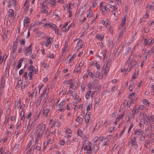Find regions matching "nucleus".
I'll use <instances>...</instances> for the list:
<instances>
[{"instance_id": "nucleus-1", "label": "nucleus", "mask_w": 154, "mask_h": 154, "mask_svg": "<svg viewBox=\"0 0 154 154\" xmlns=\"http://www.w3.org/2000/svg\"><path fill=\"white\" fill-rule=\"evenodd\" d=\"M44 26H46L51 28L52 30H54L55 33H58L59 32V29H57L56 26L51 22L46 23L44 25Z\"/></svg>"}, {"instance_id": "nucleus-2", "label": "nucleus", "mask_w": 154, "mask_h": 154, "mask_svg": "<svg viewBox=\"0 0 154 154\" xmlns=\"http://www.w3.org/2000/svg\"><path fill=\"white\" fill-rule=\"evenodd\" d=\"M74 42H76V46L75 48V49L76 50V51H78V50L85 47V45L82 44V41L81 39L76 38L74 40Z\"/></svg>"}, {"instance_id": "nucleus-3", "label": "nucleus", "mask_w": 154, "mask_h": 154, "mask_svg": "<svg viewBox=\"0 0 154 154\" xmlns=\"http://www.w3.org/2000/svg\"><path fill=\"white\" fill-rule=\"evenodd\" d=\"M134 56L131 55L128 58L127 63H130L131 66H134L136 64L135 59L134 58Z\"/></svg>"}, {"instance_id": "nucleus-4", "label": "nucleus", "mask_w": 154, "mask_h": 154, "mask_svg": "<svg viewBox=\"0 0 154 154\" xmlns=\"http://www.w3.org/2000/svg\"><path fill=\"white\" fill-rule=\"evenodd\" d=\"M32 46V45L31 44L28 47H25L23 49L25 55L28 56L31 53L32 51V49L31 48Z\"/></svg>"}, {"instance_id": "nucleus-5", "label": "nucleus", "mask_w": 154, "mask_h": 154, "mask_svg": "<svg viewBox=\"0 0 154 154\" xmlns=\"http://www.w3.org/2000/svg\"><path fill=\"white\" fill-rule=\"evenodd\" d=\"M92 144L90 141L88 142L87 145L84 147V149L86 150V153H89L92 151Z\"/></svg>"}, {"instance_id": "nucleus-6", "label": "nucleus", "mask_w": 154, "mask_h": 154, "mask_svg": "<svg viewBox=\"0 0 154 154\" xmlns=\"http://www.w3.org/2000/svg\"><path fill=\"white\" fill-rule=\"evenodd\" d=\"M65 104L66 103L65 101H62L57 105V108L58 110L60 111L61 112L64 111L65 110V109H64V106L65 105Z\"/></svg>"}, {"instance_id": "nucleus-7", "label": "nucleus", "mask_w": 154, "mask_h": 154, "mask_svg": "<svg viewBox=\"0 0 154 154\" xmlns=\"http://www.w3.org/2000/svg\"><path fill=\"white\" fill-rule=\"evenodd\" d=\"M38 127L39 128V132L41 133V136H43L44 134V131L45 130L46 125L45 124H43L42 125H38Z\"/></svg>"}, {"instance_id": "nucleus-8", "label": "nucleus", "mask_w": 154, "mask_h": 154, "mask_svg": "<svg viewBox=\"0 0 154 154\" xmlns=\"http://www.w3.org/2000/svg\"><path fill=\"white\" fill-rule=\"evenodd\" d=\"M42 4L41 8L42 13L48 14V8L47 6V5H45V4H43V3H42Z\"/></svg>"}, {"instance_id": "nucleus-9", "label": "nucleus", "mask_w": 154, "mask_h": 154, "mask_svg": "<svg viewBox=\"0 0 154 154\" xmlns=\"http://www.w3.org/2000/svg\"><path fill=\"white\" fill-rule=\"evenodd\" d=\"M103 2H102L100 5V10H103L106 11L107 13H108L110 11V9L108 7H107V6L102 5V3Z\"/></svg>"}, {"instance_id": "nucleus-10", "label": "nucleus", "mask_w": 154, "mask_h": 154, "mask_svg": "<svg viewBox=\"0 0 154 154\" xmlns=\"http://www.w3.org/2000/svg\"><path fill=\"white\" fill-rule=\"evenodd\" d=\"M136 137H134L131 139V142L132 144V146L135 149H136L137 147V143L136 140Z\"/></svg>"}, {"instance_id": "nucleus-11", "label": "nucleus", "mask_w": 154, "mask_h": 154, "mask_svg": "<svg viewBox=\"0 0 154 154\" xmlns=\"http://www.w3.org/2000/svg\"><path fill=\"white\" fill-rule=\"evenodd\" d=\"M109 64L108 62H105L103 68H104V71L103 72L104 75H106L107 74V73L109 71Z\"/></svg>"}, {"instance_id": "nucleus-12", "label": "nucleus", "mask_w": 154, "mask_h": 154, "mask_svg": "<svg viewBox=\"0 0 154 154\" xmlns=\"http://www.w3.org/2000/svg\"><path fill=\"white\" fill-rule=\"evenodd\" d=\"M52 41V38L51 37H49L47 39L46 41L44 42V44L46 47H48L49 45H51Z\"/></svg>"}, {"instance_id": "nucleus-13", "label": "nucleus", "mask_w": 154, "mask_h": 154, "mask_svg": "<svg viewBox=\"0 0 154 154\" xmlns=\"http://www.w3.org/2000/svg\"><path fill=\"white\" fill-rule=\"evenodd\" d=\"M144 44L146 45H152L153 43L152 42L151 39L148 38H146L144 40Z\"/></svg>"}, {"instance_id": "nucleus-14", "label": "nucleus", "mask_w": 154, "mask_h": 154, "mask_svg": "<svg viewBox=\"0 0 154 154\" xmlns=\"http://www.w3.org/2000/svg\"><path fill=\"white\" fill-rule=\"evenodd\" d=\"M140 116L141 119L143 120L144 121H145L147 117L146 113L144 112L140 113Z\"/></svg>"}, {"instance_id": "nucleus-15", "label": "nucleus", "mask_w": 154, "mask_h": 154, "mask_svg": "<svg viewBox=\"0 0 154 154\" xmlns=\"http://www.w3.org/2000/svg\"><path fill=\"white\" fill-rule=\"evenodd\" d=\"M83 64L82 63L80 62L77 68L76 72L78 73H80L81 72V71L82 69V66H83Z\"/></svg>"}, {"instance_id": "nucleus-16", "label": "nucleus", "mask_w": 154, "mask_h": 154, "mask_svg": "<svg viewBox=\"0 0 154 154\" xmlns=\"http://www.w3.org/2000/svg\"><path fill=\"white\" fill-rule=\"evenodd\" d=\"M126 32V29L123 28L121 32L119 33V37L118 39L120 40L122 37L123 35Z\"/></svg>"}, {"instance_id": "nucleus-17", "label": "nucleus", "mask_w": 154, "mask_h": 154, "mask_svg": "<svg viewBox=\"0 0 154 154\" xmlns=\"http://www.w3.org/2000/svg\"><path fill=\"white\" fill-rule=\"evenodd\" d=\"M30 22V20L28 17H25L23 20V25L24 26H27V24Z\"/></svg>"}, {"instance_id": "nucleus-18", "label": "nucleus", "mask_w": 154, "mask_h": 154, "mask_svg": "<svg viewBox=\"0 0 154 154\" xmlns=\"http://www.w3.org/2000/svg\"><path fill=\"white\" fill-rule=\"evenodd\" d=\"M143 131L141 129H139L134 131V134L138 135H142Z\"/></svg>"}, {"instance_id": "nucleus-19", "label": "nucleus", "mask_w": 154, "mask_h": 154, "mask_svg": "<svg viewBox=\"0 0 154 154\" xmlns=\"http://www.w3.org/2000/svg\"><path fill=\"white\" fill-rule=\"evenodd\" d=\"M55 0H48L45 3L46 4V5L54 6L55 5Z\"/></svg>"}, {"instance_id": "nucleus-20", "label": "nucleus", "mask_w": 154, "mask_h": 154, "mask_svg": "<svg viewBox=\"0 0 154 154\" xmlns=\"http://www.w3.org/2000/svg\"><path fill=\"white\" fill-rule=\"evenodd\" d=\"M108 6L111 9H113L114 11H116L118 9V8L117 6L111 5L110 4H108Z\"/></svg>"}, {"instance_id": "nucleus-21", "label": "nucleus", "mask_w": 154, "mask_h": 154, "mask_svg": "<svg viewBox=\"0 0 154 154\" xmlns=\"http://www.w3.org/2000/svg\"><path fill=\"white\" fill-rule=\"evenodd\" d=\"M126 17L125 16H124L123 18H122V23L120 25V28H122L124 26L125 24V20H126Z\"/></svg>"}, {"instance_id": "nucleus-22", "label": "nucleus", "mask_w": 154, "mask_h": 154, "mask_svg": "<svg viewBox=\"0 0 154 154\" xmlns=\"http://www.w3.org/2000/svg\"><path fill=\"white\" fill-rule=\"evenodd\" d=\"M147 118L149 122L153 123L154 122V118L153 116H151L148 115Z\"/></svg>"}, {"instance_id": "nucleus-23", "label": "nucleus", "mask_w": 154, "mask_h": 154, "mask_svg": "<svg viewBox=\"0 0 154 154\" xmlns=\"http://www.w3.org/2000/svg\"><path fill=\"white\" fill-rule=\"evenodd\" d=\"M135 93H132L129 96V99H131L134 100L135 99V96L136 95Z\"/></svg>"}, {"instance_id": "nucleus-24", "label": "nucleus", "mask_w": 154, "mask_h": 154, "mask_svg": "<svg viewBox=\"0 0 154 154\" xmlns=\"http://www.w3.org/2000/svg\"><path fill=\"white\" fill-rule=\"evenodd\" d=\"M17 45H13L11 47V49L13 53L15 54L16 52V51L17 48Z\"/></svg>"}, {"instance_id": "nucleus-25", "label": "nucleus", "mask_w": 154, "mask_h": 154, "mask_svg": "<svg viewBox=\"0 0 154 154\" xmlns=\"http://www.w3.org/2000/svg\"><path fill=\"white\" fill-rule=\"evenodd\" d=\"M148 16L149 15H148L147 13H146L145 15H144L143 16V17L141 18L140 23H141L142 22L145 21V19L146 18H148Z\"/></svg>"}, {"instance_id": "nucleus-26", "label": "nucleus", "mask_w": 154, "mask_h": 154, "mask_svg": "<svg viewBox=\"0 0 154 154\" xmlns=\"http://www.w3.org/2000/svg\"><path fill=\"white\" fill-rule=\"evenodd\" d=\"M6 2L8 3L7 6L9 7H10L12 5V4L14 5H15V0L14 1V0H11V1Z\"/></svg>"}, {"instance_id": "nucleus-27", "label": "nucleus", "mask_w": 154, "mask_h": 154, "mask_svg": "<svg viewBox=\"0 0 154 154\" xmlns=\"http://www.w3.org/2000/svg\"><path fill=\"white\" fill-rule=\"evenodd\" d=\"M35 67L33 66L30 65L29 66L27 70L30 71V72H35Z\"/></svg>"}, {"instance_id": "nucleus-28", "label": "nucleus", "mask_w": 154, "mask_h": 154, "mask_svg": "<svg viewBox=\"0 0 154 154\" xmlns=\"http://www.w3.org/2000/svg\"><path fill=\"white\" fill-rule=\"evenodd\" d=\"M49 109L46 108V109L43 111V117H46L47 116L48 113L49 112Z\"/></svg>"}, {"instance_id": "nucleus-29", "label": "nucleus", "mask_w": 154, "mask_h": 154, "mask_svg": "<svg viewBox=\"0 0 154 154\" xmlns=\"http://www.w3.org/2000/svg\"><path fill=\"white\" fill-rule=\"evenodd\" d=\"M90 116L89 114H86L85 115V121L87 123H88L90 119Z\"/></svg>"}, {"instance_id": "nucleus-30", "label": "nucleus", "mask_w": 154, "mask_h": 154, "mask_svg": "<svg viewBox=\"0 0 154 154\" xmlns=\"http://www.w3.org/2000/svg\"><path fill=\"white\" fill-rule=\"evenodd\" d=\"M67 94H72L73 97H75V98H77V95L76 94V93L73 92L72 93V91L70 90H69L67 92Z\"/></svg>"}, {"instance_id": "nucleus-31", "label": "nucleus", "mask_w": 154, "mask_h": 154, "mask_svg": "<svg viewBox=\"0 0 154 154\" xmlns=\"http://www.w3.org/2000/svg\"><path fill=\"white\" fill-rule=\"evenodd\" d=\"M104 38V36L102 35H100L97 34L96 35V38L100 41H102Z\"/></svg>"}, {"instance_id": "nucleus-32", "label": "nucleus", "mask_w": 154, "mask_h": 154, "mask_svg": "<svg viewBox=\"0 0 154 154\" xmlns=\"http://www.w3.org/2000/svg\"><path fill=\"white\" fill-rule=\"evenodd\" d=\"M123 116V115L122 114H121L119 116H118L116 118V121L115 122V124H117V122L120 119H121Z\"/></svg>"}, {"instance_id": "nucleus-33", "label": "nucleus", "mask_w": 154, "mask_h": 154, "mask_svg": "<svg viewBox=\"0 0 154 154\" xmlns=\"http://www.w3.org/2000/svg\"><path fill=\"white\" fill-rule=\"evenodd\" d=\"M143 104L146 105L147 106H149V101L147 99H143L142 100Z\"/></svg>"}, {"instance_id": "nucleus-34", "label": "nucleus", "mask_w": 154, "mask_h": 154, "mask_svg": "<svg viewBox=\"0 0 154 154\" xmlns=\"http://www.w3.org/2000/svg\"><path fill=\"white\" fill-rule=\"evenodd\" d=\"M77 134L79 136L81 137H82L83 135L84 134L83 133L81 129H79L78 131L77 132Z\"/></svg>"}, {"instance_id": "nucleus-35", "label": "nucleus", "mask_w": 154, "mask_h": 154, "mask_svg": "<svg viewBox=\"0 0 154 154\" xmlns=\"http://www.w3.org/2000/svg\"><path fill=\"white\" fill-rule=\"evenodd\" d=\"M14 13L13 9H10L9 10V16L11 17H12L14 16Z\"/></svg>"}, {"instance_id": "nucleus-36", "label": "nucleus", "mask_w": 154, "mask_h": 154, "mask_svg": "<svg viewBox=\"0 0 154 154\" xmlns=\"http://www.w3.org/2000/svg\"><path fill=\"white\" fill-rule=\"evenodd\" d=\"M42 66L45 68H48L49 66V64L47 63L46 62H42L41 63Z\"/></svg>"}, {"instance_id": "nucleus-37", "label": "nucleus", "mask_w": 154, "mask_h": 154, "mask_svg": "<svg viewBox=\"0 0 154 154\" xmlns=\"http://www.w3.org/2000/svg\"><path fill=\"white\" fill-rule=\"evenodd\" d=\"M23 81V80L21 79H20L18 81L17 83V85L16 87L17 88L20 87V85L22 84Z\"/></svg>"}, {"instance_id": "nucleus-38", "label": "nucleus", "mask_w": 154, "mask_h": 154, "mask_svg": "<svg viewBox=\"0 0 154 154\" xmlns=\"http://www.w3.org/2000/svg\"><path fill=\"white\" fill-rule=\"evenodd\" d=\"M75 121H76L78 123H80L82 122L83 121V119L80 117H78L77 118L75 119Z\"/></svg>"}, {"instance_id": "nucleus-39", "label": "nucleus", "mask_w": 154, "mask_h": 154, "mask_svg": "<svg viewBox=\"0 0 154 154\" xmlns=\"http://www.w3.org/2000/svg\"><path fill=\"white\" fill-rule=\"evenodd\" d=\"M103 71H101V72H99V79H102L103 77Z\"/></svg>"}, {"instance_id": "nucleus-40", "label": "nucleus", "mask_w": 154, "mask_h": 154, "mask_svg": "<svg viewBox=\"0 0 154 154\" xmlns=\"http://www.w3.org/2000/svg\"><path fill=\"white\" fill-rule=\"evenodd\" d=\"M99 146L97 144H95L94 146V152H96L99 149Z\"/></svg>"}, {"instance_id": "nucleus-41", "label": "nucleus", "mask_w": 154, "mask_h": 154, "mask_svg": "<svg viewBox=\"0 0 154 154\" xmlns=\"http://www.w3.org/2000/svg\"><path fill=\"white\" fill-rule=\"evenodd\" d=\"M33 128V127L31 125V124H29L26 130V132L27 133H29L31 129Z\"/></svg>"}, {"instance_id": "nucleus-42", "label": "nucleus", "mask_w": 154, "mask_h": 154, "mask_svg": "<svg viewBox=\"0 0 154 154\" xmlns=\"http://www.w3.org/2000/svg\"><path fill=\"white\" fill-rule=\"evenodd\" d=\"M91 91H87L85 96V98L87 99H88L90 97V95L91 94Z\"/></svg>"}, {"instance_id": "nucleus-43", "label": "nucleus", "mask_w": 154, "mask_h": 154, "mask_svg": "<svg viewBox=\"0 0 154 154\" xmlns=\"http://www.w3.org/2000/svg\"><path fill=\"white\" fill-rule=\"evenodd\" d=\"M88 137H89V135L88 134H87L86 135H85L83 138V139H82V143H85Z\"/></svg>"}, {"instance_id": "nucleus-44", "label": "nucleus", "mask_w": 154, "mask_h": 154, "mask_svg": "<svg viewBox=\"0 0 154 154\" xmlns=\"http://www.w3.org/2000/svg\"><path fill=\"white\" fill-rule=\"evenodd\" d=\"M27 72H24L22 75V77L24 78L25 80H27L28 79Z\"/></svg>"}, {"instance_id": "nucleus-45", "label": "nucleus", "mask_w": 154, "mask_h": 154, "mask_svg": "<svg viewBox=\"0 0 154 154\" xmlns=\"http://www.w3.org/2000/svg\"><path fill=\"white\" fill-rule=\"evenodd\" d=\"M33 72H29L28 74V76L29 77V80H31L33 79L32 73Z\"/></svg>"}, {"instance_id": "nucleus-46", "label": "nucleus", "mask_w": 154, "mask_h": 154, "mask_svg": "<svg viewBox=\"0 0 154 154\" xmlns=\"http://www.w3.org/2000/svg\"><path fill=\"white\" fill-rule=\"evenodd\" d=\"M97 94V92L96 91H91V97H94Z\"/></svg>"}, {"instance_id": "nucleus-47", "label": "nucleus", "mask_w": 154, "mask_h": 154, "mask_svg": "<svg viewBox=\"0 0 154 154\" xmlns=\"http://www.w3.org/2000/svg\"><path fill=\"white\" fill-rule=\"evenodd\" d=\"M92 109V105L91 104H88L87 106V110L89 111Z\"/></svg>"}, {"instance_id": "nucleus-48", "label": "nucleus", "mask_w": 154, "mask_h": 154, "mask_svg": "<svg viewBox=\"0 0 154 154\" xmlns=\"http://www.w3.org/2000/svg\"><path fill=\"white\" fill-rule=\"evenodd\" d=\"M65 144V141L63 140L62 139L59 140V144L62 146H63Z\"/></svg>"}, {"instance_id": "nucleus-49", "label": "nucleus", "mask_w": 154, "mask_h": 154, "mask_svg": "<svg viewBox=\"0 0 154 154\" xmlns=\"http://www.w3.org/2000/svg\"><path fill=\"white\" fill-rule=\"evenodd\" d=\"M72 141L73 142H77L79 141V139L77 137H73L72 138Z\"/></svg>"}, {"instance_id": "nucleus-50", "label": "nucleus", "mask_w": 154, "mask_h": 154, "mask_svg": "<svg viewBox=\"0 0 154 154\" xmlns=\"http://www.w3.org/2000/svg\"><path fill=\"white\" fill-rule=\"evenodd\" d=\"M24 112L23 111H22L21 113V115L22 116V115L23 114V116H22L21 119V120L22 121H23L25 119V116H24Z\"/></svg>"}, {"instance_id": "nucleus-51", "label": "nucleus", "mask_w": 154, "mask_h": 154, "mask_svg": "<svg viewBox=\"0 0 154 154\" xmlns=\"http://www.w3.org/2000/svg\"><path fill=\"white\" fill-rule=\"evenodd\" d=\"M111 121L109 120L106 121L104 124L103 126L106 127V126L109 125Z\"/></svg>"}, {"instance_id": "nucleus-52", "label": "nucleus", "mask_w": 154, "mask_h": 154, "mask_svg": "<svg viewBox=\"0 0 154 154\" xmlns=\"http://www.w3.org/2000/svg\"><path fill=\"white\" fill-rule=\"evenodd\" d=\"M22 61V60H21V59H20V60L19 61L17 66V68L18 69L20 68L21 66Z\"/></svg>"}, {"instance_id": "nucleus-53", "label": "nucleus", "mask_w": 154, "mask_h": 154, "mask_svg": "<svg viewBox=\"0 0 154 154\" xmlns=\"http://www.w3.org/2000/svg\"><path fill=\"white\" fill-rule=\"evenodd\" d=\"M106 52L107 51L106 50H104L103 51V54L104 60H105V58L106 57Z\"/></svg>"}, {"instance_id": "nucleus-54", "label": "nucleus", "mask_w": 154, "mask_h": 154, "mask_svg": "<svg viewBox=\"0 0 154 154\" xmlns=\"http://www.w3.org/2000/svg\"><path fill=\"white\" fill-rule=\"evenodd\" d=\"M8 135H6V136L4 137L2 139L0 140V141L2 142V140L4 141V142L6 141L9 137Z\"/></svg>"}, {"instance_id": "nucleus-55", "label": "nucleus", "mask_w": 154, "mask_h": 154, "mask_svg": "<svg viewBox=\"0 0 154 154\" xmlns=\"http://www.w3.org/2000/svg\"><path fill=\"white\" fill-rule=\"evenodd\" d=\"M88 75L90 76L91 78H94V73L90 71L89 72Z\"/></svg>"}, {"instance_id": "nucleus-56", "label": "nucleus", "mask_w": 154, "mask_h": 154, "mask_svg": "<svg viewBox=\"0 0 154 154\" xmlns=\"http://www.w3.org/2000/svg\"><path fill=\"white\" fill-rule=\"evenodd\" d=\"M34 151V147H33L32 146L31 147L30 149L29 150L28 152L29 153H32Z\"/></svg>"}, {"instance_id": "nucleus-57", "label": "nucleus", "mask_w": 154, "mask_h": 154, "mask_svg": "<svg viewBox=\"0 0 154 154\" xmlns=\"http://www.w3.org/2000/svg\"><path fill=\"white\" fill-rule=\"evenodd\" d=\"M20 145L19 144H16L14 146L13 148V150H16L18 149Z\"/></svg>"}, {"instance_id": "nucleus-58", "label": "nucleus", "mask_w": 154, "mask_h": 154, "mask_svg": "<svg viewBox=\"0 0 154 154\" xmlns=\"http://www.w3.org/2000/svg\"><path fill=\"white\" fill-rule=\"evenodd\" d=\"M39 138H35V144L40 145V142L39 141Z\"/></svg>"}, {"instance_id": "nucleus-59", "label": "nucleus", "mask_w": 154, "mask_h": 154, "mask_svg": "<svg viewBox=\"0 0 154 154\" xmlns=\"http://www.w3.org/2000/svg\"><path fill=\"white\" fill-rule=\"evenodd\" d=\"M32 115V113L31 112H30L27 115L26 117V118L27 119L29 120L31 119V116Z\"/></svg>"}, {"instance_id": "nucleus-60", "label": "nucleus", "mask_w": 154, "mask_h": 154, "mask_svg": "<svg viewBox=\"0 0 154 154\" xmlns=\"http://www.w3.org/2000/svg\"><path fill=\"white\" fill-rule=\"evenodd\" d=\"M20 43L21 45H24L25 43V39H21L20 41Z\"/></svg>"}, {"instance_id": "nucleus-61", "label": "nucleus", "mask_w": 154, "mask_h": 154, "mask_svg": "<svg viewBox=\"0 0 154 154\" xmlns=\"http://www.w3.org/2000/svg\"><path fill=\"white\" fill-rule=\"evenodd\" d=\"M72 81V80L70 79L69 80H65L63 82L65 84H69Z\"/></svg>"}, {"instance_id": "nucleus-62", "label": "nucleus", "mask_w": 154, "mask_h": 154, "mask_svg": "<svg viewBox=\"0 0 154 154\" xmlns=\"http://www.w3.org/2000/svg\"><path fill=\"white\" fill-rule=\"evenodd\" d=\"M66 134H71V133H72V131L69 129H66L65 131Z\"/></svg>"}, {"instance_id": "nucleus-63", "label": "nucleus", "mask_w": 154, "mask_h": 154, "mask_svg": "<svg viewBox=\"0 0 154 154\" xmlns=\"http://www.w3.org/2000/svg\"><path fill=\"white\" fill-rule=\"evenodd\" d=\"M154 23V20L153 21H149L148 22L147 24L149 26H151Z\"/></svg>"}, {"instance_id": "nucleus-64", "label": "nucleus", "mask_w": 154, "mask_h": 154, "mask_svg": "<svg viewBox=\"0 0 154 154\" xmlns=\"http://www.w3.org/2000/svg\"><path fill=\"white\" fill-rule=\"evenodd\" d=\"M92 15V12L91 11H89V12L86 15L87 17H91Z\"/></svg>"}]
</instances>
